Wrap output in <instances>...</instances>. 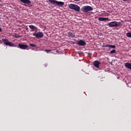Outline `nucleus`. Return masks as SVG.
Segmentation results:
<instances>
[{
	"mask_svg": "<svg viewBox=\"0 0 131 131\" xmlns=\"http://www.w3.org/2000/svg\"><path fill=\"white\" fill-rule=\"evenodd\" d=\"M69 8H70L71 10H74L76 12H79L80 11V7L77 5L71 4L69 5Z\"/></svg>",
	"mask_w": 131,
	"mask_h": 131,
	"instance_id": "1",
	"label": "nucleus"
},
{
	"mask_svg": "<svg viewBox=\"0 0 131 131\" xmlns=\"http://www.w3.org/2000/svg\"><path fill=\"white\" fill-rule=\"evenodd\" d=\"M93 10H94L93 7L89 6H83L81 8V11H82L84 13H88V12H90L91 11H93Z\"/></svg>",
	"mask_w": 131,
	"mask_h": 131,
	"instance_id": "2",
	"label": "nucleus"
},
{
	"mask_svg": "<svg viewBox=\"0 0 131 131\" xmlns=\"http://www.w3.org/2000/svg\"><path fill=\"white\" fill-rule=\"evenodd\" d=\"M121 24L120 22L112 21L107 24V25L110 27H117V26H120Z\"/></svg>",
	"mask_w": 131,
	"mask_h": 131,
	"instance_id": "3",
	"label": "nucleus"
},
{
	"mask_svg": "<svg viewBox=\"0 0 131 131\" xmlns=\"http://www.w3.org/2000/svg\"><path fill=\"white\" fill-rule=\"evenodd\" d=\"M49 3L51 4H56L57 6H60V7H62L64 6V2H59L56 0H49Z\"/></svg>",
	"mask_w": 131,
	"mask_h": 131,
	"instance_id": "4",
	"label": "nucleus"
},
{
	"mask_svg": "<svg viewBox=\"0 0 131 131\" xmlns=\"http://www.w3.org/2000/svg\"><path fill=\"white\" fill-rule=\"evenodd\" d=\"M2 41H4V45H5V46H9V47H14V44L9 41L8 39H3Z\"/></svg>",
	"mask_w": 131,
	"mask_h": 131,
	"instance_id": "5",
	"label": "nucleus"
},
{
	"mask_svg": "<svg viewBox=\"0 0 131 131\" xmlns=\"http://www.w3.org/2000/svg\"><path fill=\"white\" fill-rule=\"evenodd\" d=\"M34 36H35L36 38H41L43 37V33L41 32H38L37 33H34L33 34Z\"/></svg>",
	"mask_w": 131,
	"mask_h": 131,
	"instance_id": "6",
	"label": "nucleus"
},
{
	"mask_svg": "<svg viewBox=\"0 0 131 131\" xmlns=\"http://www.w3.org/2000/svg\"><path fill=\"white\" fill-rule=\"evenodd\" d=\"M77 45H78V46H81L82 47H84V46H86V42L83 40H80L77 41Z\"/></svg>",
	"mask_w": 131,
	"mask_h": 131,
	"instance_id": "7",
	"label": "nucleus"
},
{
	"mask_svg": "<svg viewBox=\"0 0 131 131\" xmlns=\"http://www.w3.org/2000/svg\"><path fill=\"white\" fill-rule=\"evenodd\" d=\"M18 47L22 50H26V49L28 48V46L23 44H18Z\"/></svg>",
	"mask_w": 131,
	"mask_h": 131,
	"instance_id": "8",
	"label": "nucleus"
},
{
	"mask_svg": "<svg viewBox=\"0 0 131 131\" xmlns=\"http://www.w3.org/2000/svg\"><path fill=\"white\" fill-rule=\"evenodd\" d=\"M20 1L23 4H26V5H29V4H31V1H30V0H20Z\"/></svg>",
	"mask_w": 131,
	"mask_h": 131,
	"instance_id": "9",
	"label": "nucleus"
},
{
	"mask_svg": "<svg viewBox=\"0 0 131 131\" xmlns=\"http://www.w3.org/2000/svg\"><path fill=\"white\" fill-rule=\"evenodd\" d=\"M93 64L95 67H96V68H99V66L101 63L98 61H94Z\"/></svg>",
	"mask_w": 131,
	"mask_h": 131,
	"instance_id": "10",
	"label": "nucleus"
},
{
	"mask_svg": "<svg viewBox=\"0 0 131 131\" xmlns=\"http://www.w3.org/2000/svg\"><path fill=\"white\" fill-rule=\"evenodd\" d=\"M125 67L126 68H128V69H129L131 70V63L126 62L125 63Z\"/></svg>",
	"mask_w": 131,
	"mask_h": 131,
	"instance_id": "11",
	"label": "nucleus"
},
{
	"mask_svg": "<svg viewBox=\"0 0 131 131\" xmlns=\"http://www.w3.org/2000/svg\"><path fill=\"white\" fill-rule=\"evenodd\" d=\"M106 20H109V18L106 17H99V21H106Z\"/></svg>",
	"mask_w": 131,
	"mask_h": 131,
	"instance_id": "12",
	"label": "nucleus"
},
{
	"mask_svg": "<svg viewBox=\"0 0 131 131\" xmlns=\"http://www.w3.org/2000/svg\"><path fill=\"white\" fill-rule=\"evenodd\" d=\"M29 28H30V29H32V30H35V29H37L36 27H35L33 25H29Z\"/></svg>",
	"mask_w": 131,
	"mask_h": 131,
	"instance_id": "13",
	"label": "nucleus"
},
{
	"mask_svg": "<svg viewBox=\"0 0 131 131\" xmlns=\"http://www.w3.org/2000/svg\"><path fill=\"white\" fill-rule=\"evenodd\" d=\"M68 34V36H70V37H74V36H75V34H74V33H72V32H69Z\"/></svg>",
	"mask_w": 131,
	"mask_h": 131,
	"instance_id": "14",
	"label": "nucleus"
},
{
	"mask_svg": "<svg viewBox=\"0 0 131 131\" xmlns=\"http://www.w3.org/2000/svg\"><path fill=\"white\" fill-rule=\"evenodd\" d=\"M126 35L127 37L131 38V32L127 33Z\"/></svg>",
	"mask_w": 131,
	"mask_h": 131,
	"instance_id": "15",
	"label": "nucleus"
},
{
	"mask_svg": "<svg viewBox=\"0 0 131 131\" xmlns=\"http://www.w3.org/2000/svg\"><path fill=\"white\" fill-rule=\"evenodd\" d=\"M103 47H104V48H108L110 49H111V45H106Z\"/></svg>",
	"mask_w": 131,
	"mask_h": 131,
	"instance_id": "16",
	"label": "nucleus"
},
{
	"mask_svg": "<svg viewBox=\"0 0 131 131\" xmlns=\"http://www.w3.org/2000/svg\"><path fill=\"white\" fill-rule=\"evenodd\" d=\"M116 53V50H113L112 51H110V54H115Z\"/></svg>",
	"mask_w": 131,
	"mask_h": 131,
	"instance_id": "17",
	"label": "nucleus"
},
{
	"mask_svg": "<svg viewBox=\"0 0 131 131\" xmlns=\"http://www.w3.org/2000/svg\"><path fill=\"white\" fill-rule=\"evenodd\" d=\"M115 48H116L115 45H111V49H115Z\"/></svg>",
	"mask_w": 131,
	"mask_h": 131,
	"instance_id": "18",
	"label": "nucleus"
},
{
	"mask_svg": "<svg viewBox=\"0 0 131 131\" xmlns=\"http://www.w3.org/2000/svg\"><path fill=\"white\" fill-rule=\"evenodd\" d=\"M30 46L31 47H33V48L36 47V45H34V44H30Z\"/></svg>",
	"mask_w": 131,
	"mask_h": 131,
	"instance_id": "19",
	"label": "nucleus"
},
{
	"mask_svg": "<svg viewBox=\"0 0 131 131\" xmlns=\"http://www.w3.org/2000/svg\"><path fill=\"white\" fill-rule=\"evenodd\" d=\"M45 52H47V53H49V52H52L51 50H45Z\"/></svg>",
	"mask_w": 131,
	"mask_h": 131,
	"instance_id": "20",
	"label": "nucleus"
},
{
	"mask_svg": "<svg viewBox=\"0 0 131 131\" xmlns=\"http://www.w3.org/2000/svg\"><path fill=\"white\" fill-rule=\"evenodd\" d=\"M120 1H122V2H126V1L127 0H120Z\"/></svg>",
	"mask_w": 131,
	"mask_h": 131,
	"instance_id": "21",
	"label": "nucleus"
},
{
	"mask_svg": "<svg viewBox=\"0 0 131 131\" xmlns=\"http://www.w3.org/2000/svg\"><path fill=\"white\" fill-rule=\"evenodd\" d=\"M2 31V28H0V32Z\"/></svg>",
	"mask_w": 131,
	"mask_h": 131,
	"instance_id": "22",
	"label": "nucleus"
},
{
	"mask_svg": "<svg viewBox=\"0 0 131 131\" xmlns=\"http://www.w3.org/2000/svg\"><path fill=\"white\" fill-rule=\"evenodd\" d=\"M89 55H92V53H89Z\"/></svg>",
	"mask_w": 131,
	"mask_h": 131,
	"instance_id": "23",
	"label": "nucleus"
},
{
	"mask_svg": "<svg viewBox=\"0 0 131 131\" xmlns=\"http://www.w3.org/2000/svg\"><path fill=\"white\" fill-rule=\"evenodd\" d=\"M32 50H33V51H34V49H32Z\"/></svg>",
	"mask_w": 131,
	"mask_h": 131,
	"instance_id": "24",
	"label": "nucleus"
}]
</instances>
